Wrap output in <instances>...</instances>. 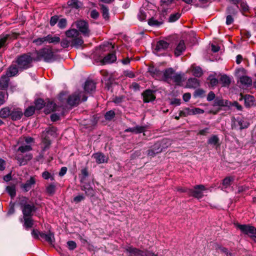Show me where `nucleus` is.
I'll return each mask as SVG.
<instances>
[{
  "label": "nucleus",
  "mask_w": 256,
  "mask_h": 256,
  "mask_svg": "<svg viewBox=\"0 0 256 256\" xmlns=\"http://www.w3.org/2000/svg\"><path fill=\"white\" fill-rule=\"evenodd\" d=\"M34 61L43 60L45 62H51L55 60L54 52L50 48H44L32 52Z\"/></svg>",
  "instance_id": "obj_1"
},
{
  "label": "nucleus",
  "mask_w": 256,
  "mask_h": 256,
  "mask_svg": "<svg viewBox=\"0 0 256 256\" xmlns=\"http://www.w3.org/2000/svg\"><path fill=\"white\" fill-rule=\"evenodd\" d=\"M33 60V53H28L23 54L18 56L16 62L19 70H22L31 67Z\"/></svg>",
  "instance_id": "obj_2"
},
{
  "label": "nucleus",
  "mask_w": 256,
  "mask_h": 256,
  "mask_svg": "<svg viewBox=\"0 0 256 256\" xmlns=\"http://www.w3.org/2000/svg\"><path fill=\"white\" fill-rule=\"evenodd\" d=\"M171 144L170 140L168 139H164L161 142H158L152 146V148L148 150V155L154 156L162 150L168 147Z\"/></svg>",
  "instance_id": "obj_3"
},
{
  "label": "nucleus",
  "mask_w": 256,
  "mask_h": 256,
  "mask_svg": "<svg viewBox=\"0 0 256 256\" xmlns=\"http://www.w3.org/2000/svg\"><path fill=\"white\" fill-rule=\"evenodd\" d=\"M126 256H152V253L149 251H144L132 246L125 248Z\"/></svg>",
  "instance_id": "obj_4"
},
{
  "label": "nucleus",
  "mask_w": 256,
  "mask_h": 256,
  "mask_svg": "<svg viewBox=\"0 0 256 256\" xmlns=\"http://www.w3.org/2000/svg\"><path fill=\"white\" fill-rule=\"evenodd\" d=\"M81 98L82 100L84 102L86 101L87 100V96L84 94V92H76L69 96L67 102L70 106H75L80 103Z\"/></svg>",
  "instance_id": "obj_5"
},
{
  "label": "nucleus",
  "mask_w": 256,
  "mask_h": 256,
  "mask_svg": "<svg viewBox=\"0 0 256 256\" xmlns=\"http://www.w3.org/2000/svg\"><path fill=\"white\" fill-rule=\"evenodd\" d=\"M250 126L248 120L245 118H237L232 120V128L235 130H243Z\"/></svg>",
  "instance_id": "obj_6"
},
{
  "label": "nucleus",
  "mask_w": 256,
  "mask_h": 256,
  "mask_svg": "<svg viewBox=\"0 0 256 256\" xmlns=\"http://www.w3.org/2000/svg\"><path fill=\"white\" fill-rule=\"evenodd\" d=\"M236 73L238 76V82L242 86L248 87L252 84V80L250 77L246 76H240V74L246 73L244 68H242L236 70Z\"/></svg>",
  "instance_id": "obj_7"
},
{
  "label": "nucleus",
  "mask_w": 256,
  "mask_h": 256,
  "mask_svg": "<svg viewBox=\"0 0 256 256\" xmlns=\"http://www.w3.org/2000/svg\"><path fill=\"white\" fill-rule=\"evenodd\" d=\"M150 72L154 75L156 74H157L160 73L161 74L162 73L164 80L168 83H170L172 82V78L175 72V71L172 68H167L163 72H160V71L158 70L156 68H152L150 70Z\"/></svg>",
  "instance_id": "obj_8"
},
{
  "label": "nucleus",
  "mask_w": 256,
  "mask_h": 256,
  "mask_svg": "<svg viewBox=\"0 0 256 256\" xmlns=\"http://www.w3.org/2000/svg\"><path fill=\"white\" fill-rule=\"evenodd\" d=\"M206 190L205 186L202 184L196 185L194 189L188 190V194L198 198L203 196V191Z\"/></svg>",
  "instance_id": "obj_9"
},
{
  "label": "nucleus",
  "mask_w": 256,
  "mask_h": 256,
  "mask_svg": "<svg viewBox=\"0 0 256 256\" xmlns=\"http://www.w3.org/2000/svg\"><path fill=\"white\" fill-rule=\"evenodd\" d=\"M76 26L84 36H90V30L88 29V25L86 22L84 20L78 21L76 22Z\"/></svg>",
  "instance_id": "obj_10"
},
{
  "label": "nucleus",
  "mask_w": 256,
  "mask_h": 256,
  "mask_svg": "<svg viewBox=\"0 0 256 256\" xmlns=\"http://www.w3.org/2000/svg\"><path fill=\"white\" fill-rule=\"evenodd\" d=\"M237 227L244 234L248 235L250 237V235L255 234H256V228L248 224H238Z\"/></svg>",
  "instance_id": "obj_11"
},
{
  "label": "nucleus",
  "mask_w": 256,
  "mask_h": 256,
  "mask_svg": "<svg viewBox=\"0 0 256 256\" xmlns=\"http://www.w3.org/2000/svg\"><path fill=\"white\" fill-rule=\"evenodd\" d=\"M32 158V156L30 154H27L24 156H23L22 154H18L16 156L20 166L26 165Z\"/></svg>",
  "instance_id": "obj_12"
},
{
  "label": "nucleus",
  "mask_w": 256,
  "mask_h": 256,
  "mask_svg": "<svg viewBox=\"0 0 256 256\" xmlns=\"http://www.w3.org/2000/svg\"><path fill=\"white\" fill-rule=\"evenodd\" d=\"M36 184V180L34 177H30L24 184H21V188L25 192L29 191Z\"/></svg>",
  "instance_id": "obj_13"
},
{
  "label": "nucleus",
  "mask_w": 256,
  "mask_h": 256,
  "mask_svg": "<svg viewBox=\"0 0 256 256\" xmlns=\"http://www.w3.org/2000/svg\"><path fill=\"white\" fill-rule=\"evenodd\" d=\"M24 216H30L32 213L36 210L34 204H28L22 208Z\"/></svg>",
  "instance_id": "obj_14"
},
{
  "label": "nucleus",
  "mask_w": 256,
  "mask_h": 256,
  "mask_svg": "<svg viewBox=\"0 0 256 256\" xmlns=\"http://www.w3.org/2000/svg\"><path fill=\"white\" fill-rule=\"evenodd\" d=\"M92 158H94L97 164H100L107 162L108 158L101 152H96L92 154Z\"/></svg>",
  "instance_id": "obj_15"
},
{
  "label": "nucleus",
  "mask_w": 256,
  "mask_h": 256,
  "mask_svg": "<svg viewBox=\"0 0 256 256\" xmlns=\"http://www.w3.org/2000/svg\"><path fill=\"white\" fill-rule=\"evenodd\" d=\"M169 46V44L164 40L158 41L154 49L156 53L166 50Z\"/></svg>",
  "instance_id": "obj_16"
},
{
  "label": "nucleus",
  "mask_w": 256,
  "mask_h": 256,
  "mask_svg": "<svg viewBox=\"0 0 256 256\" xmlns=\"http://www.w3.org/2000/svg\"><path fill=\"white\" fill-rule=\"evenodd\" d=\"M23 114L22 111L18 108H14L11 110L10 117L14 120H16L21 118Z\"/></svg>",
  "instance_id": "obj_17"
},
{
  "label": "nucleus",
  "mask_w": 256,
  "mask_h": 256,
  "mask_svg": "<svg viewBox=\"0 0 256 256\" xmlns=\"http://www.w3.org/2000/svg\"><path fill=\"white\" fill-rule=\"evenodd\" d=\"M227 14L228 15L226 18V24L230 25L234 22L233 16H235L236 14V12L232 7H228L227 8Z\"/></svg>",
  "instance_id": "obj_18"
},
{
  "label": "nucleus",
  "mask_w": 256,
  "mask_h": 256,
  "mask_svg": "<svg viewBox=\"0 0 256 256\" xmlns=\"http://www.w3.org/2000/svg\"><path fill=\"white\" fill-rule=\"evenodd\" d=\"M144 101V102H148L155 100L156 97L153 94V91L147 90L143 93Z\"/></svg>",
  "instance_id": "obj_19"
},
{
  "label": "nucleus",
  "mask_w": 256,
  "mask_h": 256,
  "mask_svg": "<svg viewBox=\"0 0 256 256\" xmlns=\"http://www.w3.org/2000/svg\"><path fill=\"white\" fill-rule=\"evenodd\" d=\"M185 49L186 46L184 41L183 40H180L174 50L175 56H180L184 51Z\"/></svg>",
  "instance_id": "obj_20"
},
{
  "label": "nucleus",
  "mask_w": 256,
  "mask_h": 256,
  "mask_svg": "<svg viewBox=\"0 0 256 256\" xmlns=\"http://www.w3.org/2000/svg\"><path fill=\"white\" fill-rule=\"evenodd\" d=\"M84 89L87 92H92L96 89V84L92 80H88L85 82Z\"/></svg>",
  "instance_id": "obj_21"
},
{
  "label": "nucleus",
  "mask_w": 256,
  "mask_h": 256,
  "mask_svg": "<svg viewBox=\"0 0 256 256\" xmlns=\"http://www.w3.org/2000/svg\"><path fill=\"white\" fill-rule=\"evenodd\" d=\"M9 82V78L7 75H4L0 78V88L2 90L8 88Z\"/></svg>",
  "instance_id": "obj_22"
},
{
  "label": "nucleus",
  "mask_w": 256,
  "mask_h": 256,
  "mask_svg": "<svg viewBox=\"0 0 256 256\" xmlns=\"http://www.w3.org/2000/svg\"><path fill=\"white\" fill-rule=\"evenodd\" d=\"M230 104V102L227 100H224L223 99L216 98L214 100V106H229Z\"/></svg>",
  "instance_id": "obj_23"
},
{
  "label": "nucleus",
  "mask_w": 256,
  "mask_h": 256,
  "mask_svg": "<svg viewBox=\"0 0 256 256\" xmlns=\"http://www.w3.org/2000/svg\"><path fill=\"white\" fill-rule=\"evenodd\" d=\"M116 60V56L114 52L110 53L106 55L103 59L104 63L110 64Z\"/></svg>",
  "instance_id": "obj_24"
},
{
  "label": "nucleus",
  "mask_w": 256,
  "mask_h": 256,
  "mask_svg": "<svg viewBox=\"0 0 256 256\" xmlns=\"http://www.w3.org/2000/svg\"><path fill=\"white\" fill-rule=\"evenodd\" d=\"M24 226L28 230L30 228L32 227L34 222L32 218L30 216H24Z\"/></svg>",
  "instance_id": "obj_25"
},
{
  "label": "nucleus",
  "mask_w": 256,
  "mask_h": 256,
  "mask_svg": "<svg viewBox=\"0 0 256 256\" xmlns=\"http://www.w3.org/2000/svg\"><path fill=\"white\" fill-rule=\"evenodd\" d=\"M40 237L42 239H44L50 244H52L54 242V234L51 232H49L47 234L42 232L40 234Z\"/></svg>",
  "instance_id": "obj_26"
},
{
  "label": "nucleus",
  "mask_w": 256,
  "mask_h": 256,
  "mask_svg": "<svg viewBox=\"0 0 256 256\" xmlns=\"http://www.w3.org/2000/svg\"><path fill=\"white\" fill-rule=\"evenodd\" d=\"M34 142V140L31 137H22L20 138L18 144L30 145V144Z\"/></svg>",
  "instance_id": "obj_27"
},
{
  "label": "nucleus",
  "mask_w": 256,
  "mask_h": 256,
  "mask_svg": "<svg viewBox=\"0 0 256 256\" xmlns=\"http://www.w3.org/2000/svg\"><path fill=\"white\" fill-rule=\"evenodd\" d=\"M18 66H12L8 68L6 72V75L8 77L15 76L18 73Z\"/></svg>",
  "instance_id": "obj_28"
},
{
  "label": "nucleus",
  "mask_w": 256,
  "mask_h": 256,
  "mask_svg": "<svg viewBox=\"0 0 256 256\" xmlns=\"http://www.w3.org/2000/svg\"><path fill=\"white\" fill-rule=\"evenodd\" d=\"M11 109L8 107H4L0 110V117L3 118H6L10 115Z\"/></svg>",
  "instance_id": "obj_29"
},
{
  "label": "nucleus",
  "mask_w": 256,
  "mask_h": 256,
  "mask_svg": "<svg viewBox=\"0 0 256 256\" xmlns=\"http://www.w3.org/2000/svg\"><path fill=\"white\" fill-rule=\"evenodd\" d=\"M245 106L250 107L254 104V98L250 95H246L244 98Z\"/></svg>",
  "instance_id": "obj_30"
},
{
  "label": "nucleus",
  "mask_w": 256,
  "mask_h": 256,
  "mask_svg": "<svg viewBox=\"0 0 256 256\" xmlns=\"http://www.w3.org/2000/svg\"><path fill=\"white\" fill-rule=\"evenodd\" d=\"M45 112L46 113H50L56 110V104L52 102H48L46 104Z\"/></svg>",
  "instance_id": "obj_31"
},
{
  "label": "nucleus",
  "mask_w": 256,
  "mask_h": 256,
  "mask_svg": "<svg viewBox=\"0 0 256 256\" xmlns=\"http://www.w3.org/2000/svg\"><path fill=\"white\" fill-rule=\"evenodd\" d=\"M46 42L52 44H58L60 42V38L58 36H52L50 34H48L46 36Z\"/></svg>",
  "instance_id": "obj_32"
},
{
  "label": "nucleus",
  "mask_w": 256,
  "mask_h": 256,
  "mask_svg": "<svg viewBox=\"0 0 256 256\" xmlns=\"http://www.w3.org/2000/svg\"><path fill=\"white\" fill-rule=\"evenodd\" d=\"M182 76L180 74L174 72V75L172 78V82H174L177 85H180L182 82Z\"/></svg>",
  "instance_id": "obj_33"
},
{
  "label": "nucleus",
  "mask_w": 256,
  "mask_h": 256,
  "mask_svg": "<svg viewBox=\"0 0 256 256\" xmlns=\"http://www.w3.org/2000/svg\"><path fill=\"white\" fill-rule=\"evenodd\" d=\"M46 190L49 195H53L56 191V185L54 183H52L46 186Z\"/></svg>",
  "instance_id": "obj_34"
},
{
  "label": "nucleus",
  "mask_w": 256,
  "mask_h": 256,
  "mask_svg": "<svg viewBox=\"0 0 256 256\" xmlns=\"http://www.w3.org/2000/svg\"><path fill=\"white\" fill-rule=\"evenodd\" d=\"M6 190L12 198H14L16 196V190L14 185L7 186Z\"/></svg>",
  "instance_id": "obj_35"
},
{
  "label": "nucleus",
  "mask_w": 256,
  "mask_h": 256,
  "mask_svg": "<svg viewBox=\"0 0 256 256\" xmlns=\"http://www.w3.org/2000/svg\"><path fill=\"white\" fill-rule=\"evenodd\" d=\"M188 85L190 88H196L199 86V82L196 78H190L188 80Z\"/></svg>",
  "instance_id": "obj_36"
},
{
  "label": "nucleus",
  "mask_w": 256,
  "mask_h": 256,
  "mask_svg": "<svg viewBox=\"0 0 256 256\" xmlns=\"http://www.w3.org/2000/svg\"><path fill=\"white\" fill-rule=\"evenodd\" d=\"M20 146L18 147V152H20L22 153H24L26 152H29L32 150V148L31 145H27V144H20Z\"/></svg>",
  "instance_id": "obj_37"
},
{
  "label": "nucleus",
  "mask_w": 256,
  "mask_h": 256,
  "mask_svg": "<svg viewBox=\"0 0 256 256\" xmlns=\"http://www.w3.org/2000/svg\"><path fill=\"white\" fill-rule=\"evenodd\" d=\"M79 32L76 29L69 30L66 32V35L68 38H76L78 36Z\"/></svg>",
  "instance_id": "obj_38"
},
{
  "label": "nucleus",
  "mask_w": 256,
  "mask_h": 256,
  "mask_svg": "<svg viewBox=\"0 0 256 256\" xmlns=\"http://www.w3.org/2000/svg\"><path fill=\"white\" fill-rule=\"evenodd\" d=\"M162 24L161 20H158L154 18H152L148 20V24L150 26H158Z\"/></svg>",
  "instance_id": "obj_39"
},
{
  "label": "nucleus",
  "mask_w": 256,
  "mask_h": 256,
  "mask_svg": "<svg viewBox=\"0 0 256 256\" xmlns=\"http://www.w3.org/2000/svg\"><path fill=\"white\" fill-rule=\"evenodd\" d=\"M72 42V46L76 48H78L83 44L84 40L80 38L76 37V38L73 39Z\"/></svg>",
  "instance_id": "obj_40"
},
{
  "label": "nucleus",
  "mask_w": 256,
  "mask_h": 256,
  "mask_svg": "<svg viewBox=\"0 0 256 256\" xmlns=\"http://www.w3.org/2000/svg\"><path fill=\"white\" fill-rule=\"evenodd\" d=\"M220 82L222 86H228L230 83V78L226 75H223L220 77Z\"/></svg>",
  "instance_id": "obj_41"
},
{
  "label": "nucleus",
  "mask_w": 256,
  "mask_h": 256,
  "mask_svg": "<svg viewBox=\"0 0 256 256\" xmlns=\"http://www.w3.org/2000/svg\"><path fill=\"white\" fill-rule=\"evenodd\" d=\"M234 180L233 177L228 176L224 178L222 180V186L224 188H227L230 186L231 182Z\"/></svg>",
  "instance_id": "obj_42"
},
{
  "label": "nucleus",
  "mask_w": 256,
  "mask_h": 256,
  "mask_svg": "<svg viewBox=\"0 0 256 256\" xmlns=\"http://www.w3.org/2000/svg\"><path fill=\"white\" fill-rule=\"evenodd\" d=\"M46 102L42 98H38L35 101L36 108L38 110H41L45 106Z\"/></svg>",
  "instance_id": "obj_43"
},
{
  "label": "nucleus",
  "mask_w": 256,
  "mask_h": 256,
  "mask_svg": "<svg viewBox=\"0 0 256 256\" xmlns=\"http://www.w3.org/2000/svg\"><path fill=\"white\" fill-rule=\"evenodd\" d=\"M219 141V138L216 135H212L208 140V144L216 145Z\"/></svg>",
  "instance_id": "obj_44"
},
{
  "label": "nucleus",
  "mask_w": 256,
  "mask_h": 256,
  "mask_svg": "<svg viewBox=\"0 0 256 256\" xmlns=\"http://www.w3.org/2000/svg\"><path fill=\"white\" fill-rule=\"evenodd\" d=\"M35 111V107L34 106H28L24 111V114L26 116H32Z\"/></svg>",
  "instance_id": "obj_45"
},
{
  "label": "nucleus",
  "mask_w": 256,
  "mask_h": 256,
  "mask_svg": "<svg viewBox=\"0 0 256 256\" xmlns=\"http://www.w3.org/2000/svg\"><path fill=\"white\" fill-rule=\"evenodd\" d=\"M85 192L86 194L89 196L92 197L94 196V189L91 187L86 188L84 186V188L82 189Z\"/></svg>",
  "instance_id": "obj_46"
},
{
  "label": "nucleus",
  "mask_w": 256,
  "mask_h": 256,
  "mask_svg": "<svg viewBox=\"0 0 256 256\" xmlns=\"http://www.w3.org/2000/svg\"><path fill=\"white\" fill-rule=\"evenodd\" d=\"M174 2V0H160L161 6L164 10V12L166 10H164L167 6H170Z\"/></svg>",
  "instance_id": "obj_47"
},
{
  "label": "nucleus",
  "mask_w": 256,
  "mask_h": 256,
  "mask_svg": "<svg viewBox=\"0 0 256 256\" xmlns=\"http://www.w3.org/2000/svg\"><path fill=\"white\" fill-rule=\"evenodd\" d=\"M193 75L196 77H200L202 74V70L199 66L194 68L192 70Z\"/></svg>",
  "instance_id": "obj_48"
},
{
  "label": "nucleus",
  "mask_w": 256,
  "mask_h": 256,
  "mask_svg": "<svg viewBox=\"0 0 256 256\" xmlns=\"http://www.w3.org/2000/svg\"><path fill=\"white\" fill-rule=\"evenodd\" d=\"M181 14L179 12H176L171 14L168 18V22H173L176 21L180 16Z\"/></svg>",
  "instance_id": "obj_49"
},
{
  "label": "nucleus",
  "mask_w": 256,
  "mask_h": 256,
  "mask_svg": "<svg viewBox=\"0 0 256 256\" xmlns=\"http://www.w3.org/2000/svg\"><path fill=\"white\" fill-rule=\"evenodd\" d=\"M102 10L104 18L106 20H108L109 18V13L108 8L104 5H102Z\"/></svg>",
  "instance_id": "obj_50"
},
{
  "label": "nucleus",
  "mask_w": 256,
  "mask_h": 256,
  "mask_svg": "<svg viewBox=\"0 0 256 256\" xmlns=\"http://www.w3.org/2000/svg\"><path fill=\"white\" fill-rule=\"evenodd\" d=\"M42 177L44 180H48L50 178L52 180H54V176L48 171H44L42 173Z\"/></svg>",
  "instance_id": "obj_51"
},
{
  "label": "nucleus",
  "mask_w": 256,
  "mask_h": 256,
  "mask_svg": "<svg viewBox=\"0 0 256 256\" xmlns=\"http://www.w3.org/2000/svg\"><path fill=\"white\" fill-rule=\"evenodd\" d=\"M28 198H27L26 196H22L19 198V204L21 208L24 206H26L28 204Z\"/></svg>",
  "instance_id": "obj_52"
},
{
  "label": "nucleus",
  "mask_w": 256,
  "mask_h": 256,
  "mask_svg": "<svg viewBox=\"0 0 256 256\" xmlns=\"http://www.w3.org/2000/svg\"><path fill=\"white\" fill-rule=\"evenodd\" d=\"M67 24V21L66 18H61L58 21V26L60 29L64 28Z\"/></svg>",
  "instance_id": "obj_53"
},
{
  "label": "nucleus",
  "mask_w": 256,
  "mask_h": 256,
  "mask_svg": "<svg viewBox=\"0 0 256 256\" xmlns=\"http://www.w3.org/2000/svg\"><path fill=\"white\" fill-rule=\"evenodd\" d=\"M8 94L2 92H0V106L3 104L7 100Z\"/></svg>",
  "instance_id": "obj_54"
},
{
  "label": "nucleus",
  "mask_w": 256,
  "mask_h": 256,
  "mask_svg": "<svg viewBox=\"0 0 256 256\" xmlns=\"http://www.w3.org/2000/svg\"><path fill=\"white\" fill-rule=\"evenodd\" d=\"M44 42H46V36L42 38H39L36 39H35L33 40V42L37 46H40Z\"/></svg>",
  "instance_id": "obj_55"
},
{
  "label": "nucleus",
  "mask_w": 256,
  "mask_h": 256,
  "mask_svg": "<svg viewBox=\"0 0 256 256\" xmlns=\"http://www.w3.org/2000/svg\"><path fill=\"white\" fill-rule=\"evenodd\" d=\"M191 111L192 110L190 108H186L184 109L183 110L180 112V115L184 116H186L188 115H192Z\"/></svg>",
  "instance_id": "obj_56"
},
{
  "label": "nucleus",
  "mask_w": 256,
  "mask_h": 256,
  "mask_svg": "<svg viewBox=\"0 0 256 256\" xmlns=\"http://www.w3.org/2000/svg\"><path fill=\"white\" fill-rule=\"evenodd\" d=\"M114 116L115 112L114 111L109 110L106 113L104 117L106 120H110Z\"/></svg>",
  "instance_id": "obj_57"
},
{
  "label": "nucleus",
  "mask_w": 256,
  "mask_h": 256,
  "mask_svg": "<svg viewBox=\"0 0 256 256\" xmlns=\"http://www.w3.org/2000/svg\"><path fill=\"white\" fill-rule=\"evenodd\" d=\"M208 80H210V84L212 86H216L218 84V80L212 76H209Z\"/></svg>",
  "instance_id": "obj_58"
},
{
  "label": "nucleus",
  "mask_w": 256,
  "mask_h": 256,
  "mask_svg": "<svg viewBox=\"0 0 256 256\" xmlns=\"http://www.w3.org/2000/svg\"><path fill=\"white\" fill-rule=\"evenodd\" d=\"M218 248L222 252L225 254L226 256H235L232 253L228 252V250L226 248L220 246Z\"/></svg>",
  "instance_id": "obj_59"
},
{
  "label": "nucleus",
  "mask_w": 256,
  "mask_h": 256,
  "mask_svg": "<svg viewBox=\"0 0 256 256\" xmlns=\"http://www.w3.org/2000/svg\"><path fill=\"white\" fill-rule=\"evenodd\" d=\"M68 6L75 8H78L80 7L78 4L79 2L78 0H71L68 2Z\"/></svg>",
  "instance_id": "obj_60"
},
{
  "label": "nucleus",
  "mask_w": 256,
  "mask_h": 256,
  "mask_svg": "<svg viewBox=\"0 0 256 256\" xmlns=\"http://www.w3.org/2000/svg\"><path fill=\"white\" fill-rule=\"evenodd\" d=\"M138 20L140 21H143L145 20L146 18L145 12H144L142 10H140L138 14Z\"/></svg>",
  "instance_id": "obj_61"
},
{
  "label": "nucleus",
  "mask_w": 256,
  "mask_h": 256,
  "mask_svg": "<svg viewBox=\"0 0 256 256\" xmlns=\"http://www.w3.org/2000/svg\"><path fill=\"white\" fill-rule=\"evenodd\" d=\"M58 17L57 16H54L51 17L50 20V25L54 26L58 22Z\"/></svg>",
  "instance_id": "obj_62"
},
{
  "label": "nucleus",
  "mask_w": 256,
  "mask_h": 256,
  "mask_svg": "<svg viewBox=\"0 0 256 256\" xmlns=\"http://www.w3.org/2000/svg\"><path fill=\"white\" fill-rule=\"evenodd\" d=\"M67 244L68 246V248L70 250H73L76 247V243L72 240L68 241L67 242Z\"/></svg>",
  "instance_id": "obj_63"
},
{
  "label": "nucleus",
  "mask_w": 256,
  "mask_h": 256,
  "mask_svg": "<svg viewBox=\"0 0 256 256\" xmlns=\"http://www.w3.org/2000/svg\"><path fill=\"white\" fill-rule=\"evenodd\" d=\"M84 196L83 194H78L74 198V202L76 203L80 202L84 200Z\"/></svg>",
  "instance_id": "obj_64"
}]
</instances>
